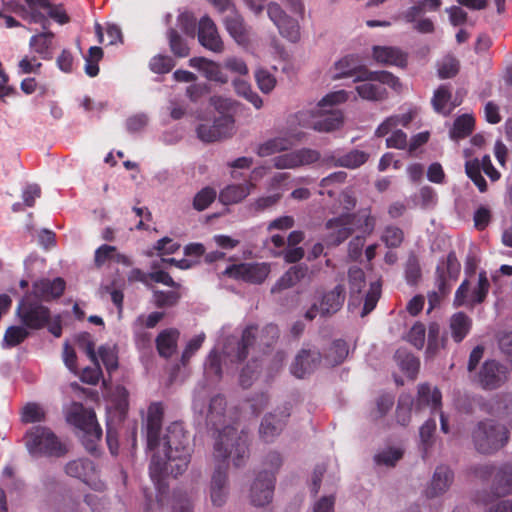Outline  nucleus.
<instances>
[{"label": "nucleus", "instance_id": "obj_1", "mask_svg": "<svg viewBox=\"0 0 512 512\" xmlns=\"http://www.w3.org/2000/svg\"><path fill=\"white\" fill-rule=\"evenodd\" d=\"M164 409L161 403L150 404L146 419L147 448L153 451L149 474L159 491L164 488L163 481L168 474L174 477L182 475L191 461L192 448L189 434L183 423L173 422L163 438H160Z\"/></svg>", "mask_w": 512, "mask_h": 512}, {"label": "nucleus", "instance_id": "obj_2", "mask_svg": "<svg viewBox=\"0 0 512 512\" xmlns=\"http://www.w3.org/2000/svg\"><path fill=\"white\" fill-rule=\"evenodd\" d=\"M225 409L226 399L224 396L216 395L211 398L207 414V423L218 431L216 442L221 437L224 429L230 427V425H226L220 429V426L225 423ZM231 428H233L235 432L228 437L224 436V447L234 451L233 464L235 467H241L249 457L247 437L245 435L238 436L237 429L233 426H231Z\"/></svg>", "mask_w": 512, "mask_h": 512}, {"label": "nucleus", "instance_id": "obj_3", "mask_svg": "<svg viewBox=\"0 0 512 512\" xmlns=\"http://www.w3.org/2000/svg\"><path fill=\"white\" fill-rule=\"evenodd\" d=\"M509 435L506 426L492 419L479 421L471 432L475 450L483 455H493L505 447Z\"/></svg>", "mask_w": 512, "mask_h": 512}, {"label": "nucleus", "instance_id": "obj_4", "mask_svg": "<svg viewBox=\"0 0 512 512\" xmlns=\"http://www.w3.org/2000/svg\"><path fill=\"white\" fill-rule=\"evenodd\" d=\"M66 421L83 432L82 443L85 449L95 454L97 444L102 437V429L97 422L95 412L87 409L82 403L73 402L66 413Z\"/></svg>", "mask_w": 512, "mask_h": 512}, {"label": "nucleus", "instance_id": "obj_5", "mask_svg": "<svg viewBox=\"0 0 512 512\" xmlns=\"http://www.w3.org/2000/svg\"><path fill=\"white\" fill-rule=\"evenodd\" d=\"M234 432V429L231 427L225 428L221 437L214 445V457L219 463L215 467L211 477L210 497L213 505L218 507L225 503L227 496V459L230 456L234 458V451L224 447V436L228 437L234 434Z\"/></svg>", "mask_w": 512, "mask_h": 512}, {"label": "nucleus", "instance_id": "obj_6", "mask_svg": "<svg viewBox=\"0 0 512 512\" xmlns=\"http://www.w3.org/2000/svg\"><path fill=\"white\" fill-rule=\"evenodd\" d=\"M257 330L255 325H249L243 330L241 340L237 343L235 351L229 353L231 361L238 363L244 361L248 356L249 348L256 343L261 352L267 353L279 339L280 331L275 324L264 326L259 335H257Z\"/></svg>", "mask_w": 512, "mask_h": 512}, {"label": "nucleus", "instance_id": "obj_7", "mask_svg": "<svg viewBox=\"0 0 512 512\" xmlns=\"http://www.w3.org/2000/svg\"><path fill=\"white\" fill-rule=\"evenodd\" d=\"M267 467L260 472L251 486V502L254 506H264L271 502L274 492L275 472L282 465V458L278 452H270L265 459Z\"/></svg>", "mask_w": 512, "mask_h": 512}, {"label": "nucleus", "instance_id": "obj_8", "mask_svg": "<svg viewBox=\"0 0 512 512\" xmlns=\"http://www.w3.org/2000/svg\"><path fill=\"white\" fill-rule=\"evenodd\" d=\"M26 447L33 456L63 457L67 448L48 427L34 426L25 435Z\"/></svg>", "mask_w": 512, "mask_h": 512}, {"label": "nucleus", "instance_id": "obj_9", "mask_svg": "<svg viewBox=\"0 0 512 512\" xmlns=\"http://www.w3.org/2000/svg\"><path fill=\"white\" fill-rule=\"evenodd\" d=\"M460 268V262L458 261L454 251H450L447 257L438 263L435 270V285L438 291L428 293V311L437 307L441 303L442 298L450 293L451 285L448 281L456 280L458 278Z\"/></svg>", "mask_w": 512, "mask_h": 512}, {"label": "nucleus", "instance_id": "obj_10", "mask_svg": "<svg viewBox=\"0 0 512 512\" xmlns=\"http://www.w3.org/2000/svg\"><path fill=\"white\" fill-rule=\"evenodd\" d=\"M16 315L23 326L32 330L42 329L51 319L50 309L35 299L32 294H25L19 301Z\"/></svg>", "mask_w": 512, "mask_h": 512}, {"label": "nucleus", "instance_id": "obj_11", "mask_svg": "<svg viewBox=\"0 0 512 512\" xmlns=\"http://www.w3.org/2000/svg\"><path fill=\"white\" fill-rule=\"evenodd\" d=\"M512 493V463L506 462L497 467L492 482V491L477 495L476 501L483 505L492 503L496 498Z\"/></svg>", "mask_w": 512, "mask_h": 512}, {"label": "nucleus", "instance_id": "obj_12", "mask_svg": "<svg viewBox=\"0 0 512 512\" xmlns=\"http://www.w3.org/2000/svg\"><path fill=\"white\" fill-rule=\"evenodd\" d=\"M270 273L268 263H240L228 266L224 274L236 280H242L252 284H261Z\"/></svg>", "mask_w": 512, "mask_h": 512}, {"label": "nucleus", "instance_id": "obj_13", "mask_svg": "<svg viewBox=\"0 0 512 512\" xmlns=\"http://www.w3.org/2000/svg\"><path fill=\"white\" fill-rule=\"evenodd\" d=\"M292 405L287 402L278 407L274 413L267 414L259 428L260 438L264 442H272L283 430L290 417Z\"/></svg>", "mask_w": 512, "mask_h": 512}, {"label": "nucleus", "instance_id": "obj_14", "mask_svg": "<svg viewBox=\"0 0 512 512\" xmlns=\"http://www.w3.org/2000/svg\"><path fill=\"white\" fill-rule=\"evenodd\" d=\"M234 123V118L231 115H221L212 124L204 123L198 125L196 129L197 136L206 143L231 137L234 133Z\"/></svg>", "mask_w": 512, "mask_h": 512}, {"label": "nucleus", "instance_id": "obj_15", "mask_svg": "<svg viewBox=\"0 0 512 512\" xmlns=\"http://www.w3.org/2000/svg\"><path fill=\"white\" fill-rule=\"evenodd\" d=\"M320 152L311 148H301L278 155L272 159L276 169H296L319 162Z\"/></svg>", "mask_w": 512, "mask_h": 512}, {"label": "nucleus", "instance_id": "obj_16", "mask_svg": "<svg viewBox=\"0 0 512 512\" xmlns=\"http://www.w3.org/2000/svg\"><path fill=\"white\" fill-rule=\"evenodd\" d=\"M356 218L357 214L343 213L326 222V228L331 230L329 238L333 245H340L352 235Z\"/></svg>", "mask_w": 512, "mask_h": 512}, {"label": "nucleus", "instance_id": "obj_17", "mask_svg": "<svg viewBox=\"0 0 512 512\" xmlns=\"http://www.w3.org/2000/svg\"><path fill=\"white\" fill-rule=\"evenodd\" d=\"M65 288L66 282L61 277L54 279L41 278L33 283L32 291L29 294H32V296L40 302H50L60 298Z\"/></svg>", "mask_w": 512, "mask_h": 512}, {"label": "nucleus", "instance_id": "obj_18", "mask_svg": "<svg viewBox=\"0 0 512 512\" xmlns=\"http://www.w3.org/2000/svg\"><path fill=\"white\" fill-rule=\"evenodd\" d=\"M363 70L369 69L361 63L358 56L346 55L334 63L331 68V77L333 80L354 77V82L366 81V78L360 77Z\"/></svg>", "mask_w": 512, "mask_h": 512}, {"label": "nucleus", "instance_id": "obj_19", "mask_svg": "<svg viewBox=\"0 0 512 512\" xmlns=\"http://www.w3.org/2000/svg\"><path fill=\"white\" fill-rule=\"evenodd\" d=\"M507 377V368L495 360L485 361L479 372V382L487 390L499 388L506 382Z\"/></svg>", "mask_w": 512, "mask_h": 512}, {"label": "nucleus", "instance_id": "obj_20", "mask_svg": "<svg viewBox=\"0 0 512 512\" xmlns=\"http://www.w3.org/2000/svg\"><path fill=\"white\" fill-rule=\"evenodd\" d=\"M198 40L203 47L215 53H220L224 49L217 27L208 16L202 17L199 21Z\"/></svg>", "mask_w": 512, "mask_h": 512}, {"label": "nucleus", "instance_id": "obj_21", "mask_svg": "<svg viewBox=\"0 0 512 512\" xmlns=\"http://www.w3.org/2000/svg\"><path fill=\"white\" fill-rule=\"evenodd\" d=\"M321 358L322 356L319 351L302 349L296 355L295 360L291 365V373L297 378H304L318 367L321 362Z\"/></svg>", "mask_w": 512, "mask_h": 512}, {"label": "nucleus", "instance_id": "obj_22", "mask_svg": "<svg viewBox=\"0 0 512 512\" xmlns=\"http://www.w3.org/2000/svg\"><path fill=\"white\" fill-rule=\"evenodd\" d=\"M345 298L346 290L343 284H338L332 290L324 293L319 302L320 315L328 317L337 313L342 308Z\"/></svg>", "mask_w": 512, "mask_h": 512}, {"label": "nucleus", "instance_id": "obj_23", "mask_svg": "<svg viewBox=\"0 0 512 512\" xmlns=\"http://www.w3.org/2000/svg\"><path fill=\"white\" fill-rule=\"evenodd\" d=\"M372 55L376 62L383 65H394L401 68L407 65V54L397 47L373 46Z\"/></svg>", "mask_w": 512, "mask_h": 512}, {"label": "nucleus", "instance_id": "obj_24", "mask_svg": "<svg viewBox=\"0 0 512 512\" xmlns=\"http://www.w3.org/2000/svg\"><path fill=\"white\" fill-rule=\"evenodd\" d=\"M224 25L229 35L239 44L249 43V32L244 23L243 17L237 10H233L224 18Z\"/></svg>", "mask_w": 512, "mask_h": 512}, {"label": "nucleus", "instance_id": "obj_25", "mask_svg": "<svg viewBox=\"0 0 512 512\" xmlns=\"http://www.w3.org/2000/svg\"><path fill=\"white\" fill-rule=\"evenodd\" d=\"M453 481V472L449 467L438 466L434 472L431 485L426 491L428 498L437 497L447 491Z\"/></svg>", "mask_w": 512, "mask_h": 512}, {"label": "nucleus", "instance_id": "obj_26", "mask_svg": "<svg viewBox=\"0 0 512 512\" xmlns=\"http://www.w3.org/2000/svg\"><path fill=\"white\" fill-rule=\"evenodd\" d=\"M254 188L255 184L252 182L228 185L220 191L219 200L224 205L239 203L245 199Z\"/></svg>", "mask_w": 512, "mask_h": 512}, {"label": "nucleus", "instance_id": "obj_27", "mask_svg": "<svg viewBox=\"0 0 512 512\" xmlns=\"http://www.w3.org/2000/svg\"><path fill=\"white\" fill-rule=\"evenodd\" d=\"M344 117L340 110H330L316 117L310 127L317 132H332L343 125Z\"/></svg>", "mask_w": 512, "mask_h": 512}, {"label": "nucleus", "instance_id": "obj_28", "mask_svg": "<svg viewBox=\"0 0 512 512\" xmlns=\"http://www.w3.org/2000/svg\"><path fill=\"white\" fill-rule=\"evenodd\" d=\"M95 464L88 458H79L69 461L65 465V473L73 478L89 484V479L95 473Z\"/></svg>", "mask_w": 512, "mask_h": 512}, {"label": "nucleus", "instance_id": "obj_29", "mask_svg": "<svg viewBox=\"0 0 512 512\" xmlns=\"http://www.w3.org/2000/svg\"><path fill=\"white\" fill-rule=\"evenodd\" d=\"M308 267L305 265H295L289 268L273 285L271 293H278L296 285L307 275Z\"/></svg>", "mask_w": 512, "mask_h": 512}, {"label": "nucleus", "instance_id": "obj_30", "mask_svg": "<svg viewBox=\"0 0 512 512\" xmlns=\"http://www.w3.org/2000/svg\"><path fill=\"white\" fill-rule=\"evenodd\" d=\"M179 331L175 328H168L161 331L155 342L159 355L163 358H170L177 348Z\"/></svg>", "mask_w": 512, "mask_h": 512}, {"label": "nucleus", "instance_id": "obj_31", "mask_svg": "<svg viewBox=\"0 0 512 512\" xmlns=\"http://www.w3.org/2000/svg\"><path fill=\"white\" fill-rule=\"evenodd\" d=\"M55 34L51 31H44L32 36L29 40L30 48L43 60L52 59V47Z\"/></svg>", "mask_w": 512, "mask_h": 512}, {"label": "nucleus", "instance_id": "obj_32", "mask_svg": "<svg viewBox=\"0 0 512 512\" xmlns=\"http://www.w3.org/2000/svg\"><path fill=\"white\" fill-rule=\"evenodd\" d=\"M190 66L199 69L209 80L226 83V75L222 72L219 64L203 57H195L189 60Z\"/></svg>", "mask_w": 512, "mask_h": 512}, {"label": "nucleus", "instance_id": "obj_33", "mask_svg": "<svg viewBox=\"0 0 512 512\" xmlns=\"http://www.w3.org/2000/svg\"><path fill=\"white\" fill-rule=\"evenodd\" d=\"M442 395L439 389H432L429 384H420L418 387V397L416 409L430 407L433 411L440 409Z\"/></svg>", "mask_w": 512, "mask_h": 512}, {"label": "nucleus", "instance_id": "obj_34", "mask_svg": "<svg viewBox=\"0 0 512 512\" xmlns=\"http://www.w3.org/2000/svg\"><path fill=\"white\" fill-rule=\"evenodd\" d=\"M451 336L456 343H460L469 334L472 328V319L464 312L454 313L449 321Z\"/></svg>", "mask_w": 512, "mask_h": 512}, {"label": "nucleus", "instance_id": "obj_35", "mask_svg": "<svg viewBox=\"0 0 512 512\" xmlns=\"http://www.w3.org/2000/svg\"><path fill=\"white\" fill-rule=\"evenodd\" d=\"M474 127L475 118L470 114H463L454 120L449 136L455 141L465 139L472 134Z\"/></svg>", "mask_w": 512, "mask_h": 512}, {"label": "nucleus", "instance_id": "obj_36", "mask_svg": "<svg viewBox=\"0 0 512 512\" xmlns=\"http://www.w3.org/2000/svg\"><path fill=\"white\" fill-rule=\"evenodd\" d=\"M415 117V113L413 111H409L407 113L401 115H392L387 117L376 129L375 136L384 137L389 132L392 131L393 128L401 125L403 127H407Z\"/></svg>", "mask_w": 512, "mask_h": 512}, {"label": "nucleus", "instance_id": "obj_37", "mask_svg": "<svg viewBox=\"0 0 512 512\" xmlns=\"http://www.w3.org/2000/svg\"><path fill=\"white\" fill-rule=\"evenodd\" d=\"M293 145L294 143L288 137H275L260 144L257 154L260 157H267L275 153L288 151Z\"/></svg>", "mask_w": 512, "mask_h": 512}, {"label": "nucleus", "instance_id": "obj_38", "mask_svg": "<svg viewBox=\"0 0 512 512\" xmlns=\"http://www.w3.org/2000/svg\"><path fill=\"white\" fill-rule=\"evenodd\" d=\"M349 348L346 341L337 339L332 342L324 354V360L328 366L334 367L341 364L348 356Z\"/></svg>", "mask_w": 512, "mask_h": 512}, {"label": "nucleus", "instance_id": "obj_39", "mask_svg": "<svg viewBox=\"0 0 512 512\" xmlns=\"http://www.w3.org/2000/svg\"><path fill=\"white\" fill-rule=\"evenodd\" d=\"M441 4V0H420L408 8L402 17L407 23H413L416 22L418 16L426 11H437Z\"/></svg>", "mask_w": 512, "mask_h": 512}, {"label": "nucleus", "instance_id": "obj_40", "mask_svg": "<svg viewBox=\"0 0 512 512\" xmlns=\"http://www.w3.org/2000/svg\"><path fill=\"white\" fill-rule=\"evenodd\" d=\"M363 83L356 86L358 95L368 101H381L387 97V90L374 81H362Z\"/></svg>", "mask_w": 512, "mask_h": 512}, {"label": "nucleus", "instance_id": "obj_41", "mask_svg": "<svg viewBox=\"0 0 512 512\" xmlns=\"http://www.w3.org/2000/svg\"><path fill=\"white\" fill-rule=\"evenodd\" d=\"M450 100L451 92L449 88L445 85H441L438 89L435 90L431 99V104L437 113L448 116L454 108V106H448Z\"/></svg>", "mask_w": 512, "mask_h": 512}, {"label": "nucleus", "instance_id": "obj_42", "mask_svg": "<svg viewBox=\"0 0 512 512\" xmlns=\"http://www.w3.org/2000/svg\"><path fill=\"white\" fill-rule=\"evenodd\" d=\"M129 392L121 385L115 387L111 393V403L118 415L119 421H123L129 407Z\"/></svg>", "mask_w": 512, "mask_h": 512}, {"label": "nucleus", "instance_id": "obj_43", "mask_svg": "<svg viewBox=\"0 0 512 512\" xmlns=\"http://www.w3.org/2000/svg\"><path fill=\"white\" fill-rule=\"evenodd\" d=\"M395 358L401 370L406 373L408 377L412 379L416 377L420 368V361L417 357L406 351L397 350Z\"/></svg>", "mask_w": 512, "mask_h": 512}, {"label": "nucleus", "instance_id": "obj_44", "mask_svg": "<svg viewBox=\"0 0 512 512\" xmlns=\"http://www.w3.org/2000/svg\"><path fill=\"white\" fill-rule=\"evenodd\" d=\"M25 326H10L5 331L2 348H13L23 343L29 336V332Z\"/></svg>", "mask_w": 512, "mask_h": 512}, {"label": "nucleus", "instance_id": "obj_45", "mask_svg": "<svg viewBox=\"0 0 512 512\" xmlns=\"http://www.w3.org/2000/svg\"><path fill=\"white\" fill-rule=\"evenodd\" d=\"M233 87L237 95L245 98L249 101L256 109H260L263 105L261 97L252 90L251 85L244 79L235 78L233 80Z\"/></svg>", "mask_w": 512, "mask_h": 512}, {"label": "nucleus", "instance_id": "obj_46", "mask_svg": "<svg viewBox=\"0 0 512 512\" xmlns=\"http://www.w3.org/2000/svg\"><path fill=\"white\" fill-rule=\"evenodd\" d=\"M361 78H366V81H376L380 85L385 84L397 90L401 84L399 78L388 71H371L363 70Z\"/></svg>", "mask_w": 512, "mask_h": 512}, {"label": "nucleus", "instance_id": "obj_47", "mask_svg": "<svg viewBox=\"0 0 512 512\" xmlns=\"http://www.w3.org/2000/svg\"><path fill=\"white\" fill-rule=\"evenodd\" d=\"M361 78H366V81H376L380 85L385 84L397 90L401 84L399 78L388 71H371L363 70Z\"/></svg>", "mask_w": 512, "mask_h": 512}, {"label": "nucleus", "instance_id": "obj_48", "mask_svg": "<svg viewBox=\"0 0 512 512\" xmlns=\"http://www.w3.org/2000/svg\"><path fill=\"white\" fill-rule=\"evenodd\" d=\"M370 155L358 149H353L346 154L341 155V159L338 160V165L347 169H357L365 164Z\"/></svg>", "mask_w": 512, "mask_h": 512}, {"label": "nucleus", "instance_id": "obj_49", "mask_svg": "<svg viewBox=\"0 0 512 512\" xmlns=\"http://www.w3.org/2000/svg\"><path fill=\"white\" fill-rule=\"evenodd\" d=\"M169 47L174 56L178 58H185L190 54V48L185 39L173 28L167 32Z\"/></svg>", "mask_w": 512, "mask_h": 512}, {"label": "nucleus", "instance_id": "obj_50", "mask_svg": "<svg viewBox=\"0 0 512 512\" xmlns=\"http://www.w3.org/2000/svg\"><path fill=\"white\" fill-rule=\"evenodd\" d=\"M447 343L446 337L440 338V326L438 323L433 322L429 324L428 327V345H427V354L435 355L440 348H445Z\"/></svg>", "mask_w": 512, "mask_h": 512}, {"label": "nucleus", "instance_id": "obj_51", "mask_svg": "<svg viewBox=\"0 0 512 512\" xmlns=\"http://www.w3.org/2000/svg\"><path fill=\"white\" fill-rule=\"evenodd\" d=\"M490 283L488 281L485 271H481L478 277L477 287L472 291L469 300V307H474L477 304H481L485 301L489 292Z\"/></svg>", "mask_w": 512, "mask_h": 512}, {"label": "nucleus", "instance_id": "obj_52", "mask_svg": "<svg viewBox=\"0 0 512 512\" xmlns=\"http://www.w3.org/2000/svg\"><path fill=\"white\" fill-rule=\"evenodd\" d=\"M381 241L387 248H398L404 241V232L395 225H387L381 235Z\"/></svg>", "mask_w": 512, "mask_h": 512}, {"label": "nucleus", "instance_id": "obj_53", "mask_svg": "<svg viewBox=\"0 0 512 512\" xmlns=\"http://www.w3.org/2000/svg\"><path fill=\"white\" fill-rule=\"evenodd\" d=\"M8 7L11 8L13 12L18 13L24 20H27L29 23H38L42 25L43 29L47 28L48 20L46 16L43 13L35 10L33 6L29 11L22 5H15V7L12 8V4H9Z\"/></svg>", "mask_w": 512, "mask_h": 512}, {"label": "nucleus", "instance_id": "obj_54", "mask_svg": "<svg viewBox=\"0 0 512 512\" xmlns=\"http://www.w3.org/2000/svg\"><path fill=\"white\" fill-rule=\"evenodd\" d=\"M436 431V421L433 418L428 419L421 427H420V440H421V448L423 451V457L426 456L428 450L432 447L434 442V433Z\"/></svg>", "mask_w": 512, "mask_h": 512}, {"label": "nucleus", "instance_id": "obj_55", "mask_svg": "<svg viewBox=\"0 0 512 512\" xmlns=\"http://www.w3.org/2000/svg\"><path fill=\"white\" fill-rule=\"evenodd\" d=\"M180 298L181 295L177 291H153L154 304L158 308L173 307L179 302Z\"/></svg>", "mask_w": 512, "mask_h": 512}, {"label": "nucleus", "instance_id": "obj_56", "mask_svg": "<svg viewBox=\"0 0 512 512\" xmlns=\"http://www.w3.org/2000/svg\"><path fill=\"white\" fill-rule=\"evenodd\" d=\"M216 191L211 187L201 189L193 199V207L197 211H203L208 208L216 199Z\"/></svg>", "mask_w": 512, "mask_h": 512}, {"label": "nucleus", "instance_id": "obj_57", "mask_svg": "<svg viewBox=\"0 0 512 512\" xmlns=\"http://www.w3.org/2000/svg\"><path fill=\"white\" fill-rule=\"evenodd\" d=\"M279 33L290 42H297L300 39L299 24L296 20L288 17L277 25Z\"/></svg>", "mask_w": 512, "mask_h": 512}, {"label": "nucleus", "instance_id": "obj_58", "mask_svg": "<svg viewBox=\"0 0 512 512\" xmlns=\"http://www.w3.org/2000/svg\"><path fill=\"white\" fill-rule=\"evenodd\" d=\"M21 420L24 423H36L45 420V411L37 403H28L22 409Z\"/></svg>", "mask_w": 512, "mask_h": 512}, {"label": "nucleus", "instance_id": "obj_59", "mask_svg": "<svg viewBox=\"0 0 512 512\" xmlns=\"http://www.w3.org/2000/svg\"><path fill=\"white\" fill-rule=\"evenodd\" d=\"M421 267L416 255L412 254L408 257L405 265V279L408 284L415 285L421 278Z\"/></svg>", "mask_w": 512, "mask_h": 512}, {"label": "nucleus", "instance_id": "obj_60", "mask_svg": "<svg viewBox=\"0 0 512 512\" xmlns=\"http://www.w3.org/2000/svg\"><path fill=\"white\" fill-rule=\"evenodd\" d=\"M175 66V61L168 55H156L149 63L150 69L157 74H166Z\"/></svg>", "mask_w": 512, "mask_h": 512}, {"label": "nucleus", "instance_id": "obj_61", "mask_svg": "<svg viewBox=\"0 0 512 512\" xmlns=\"http://www.w3.org/2000/svg\"><path fill=\"white\" fill-rule=\"evenodd\" d=\"M403 456V451L399 448H387L375 455L374 459L377 464L386 466H395Z\"/></svg>", "mask_w": 512, "mask_h": 512}, {"label": "nucleus", "instance_id": "obj_62", "mask_svg": "<svg viewBox=\"0 0 512 512\" xmlns=\"http://www.w3.org/2000/svg\"><path fill=\"white\" fill-rule=\"evenodd\" d=\"M205 373L208 377L219 380L222 377L221 357L216 350H212L205 363Z\"/></svg>", "mask_w": 512, "mask_h": 512}, {"label": "nucleus", "instance_id": "obj_63", "mask_svg": "<svg viewBox=\"0 0 512 512\" xmlns=\"http://www.w3.org/2000/svg\"><path fill=\"white\" fill-rule=\"evenodd\" d=\"M459 61L453 56H447L443 59L438 68V75L441 79L452 78L459 72Z\"/></svg>", "mask_w": 512, "mask_h": 512}, {"label": "nucleus", "instance_id": "obj_64", "mask_svg": "<svg viewBox=\"0 0 512 512\" xmlns=\"http://www.w3.org/2000/svg\"><path fill=\"white\" fill-rule=\"evenodd\" d=\"M348 281L351 293H360L366 284L364 271L359 267H351L348 270Z\"/></svg>", "mask_w": 512, "mask_h": 512}]
</instances>
